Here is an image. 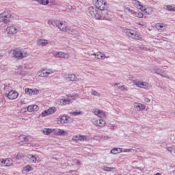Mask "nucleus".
I'll list each match as a JSON object with an SVG mask.
<instances>
[{"mask_svg": "<svg viewBox=\"0 0 175 175\" xmlns=\"http://www.w3.org/2000/svg\"><path fill=\"white\" fill-rule=\"evenodd\" d=\"M12 53V58H17V59H23V58H27L28 57V53L24 51L23 49L16 48L11 51Z\"/></svg>", "mask_w": 175, "mask_h": 175, "instance_id": "f257e3e1", "label": "nucleus"}, {"mask_svg": "<svg viewBox=\"0 0 175 175\" xmlns=\"http://www.w3.org/2000/svg\"><path fill=\"white\" fill-rule=\"evenodd\" d=\"M12 18H13V15L9 10H5L3 13L0 14V23L8 24L12 21Z\"/></svg>", "mask_w": 175, "mask_h": 175, "instance_id": "f03ea898", "label": "nucleus"}, {"mask_svg": "<svg viewBox=\"0 0 175 175\" xmlns=\"http://www.w3.org/2000/svg\"><path fill=\"white\" fill-rule=\"evenodd\" d=\"M68 98H58L56 100V103L57 105H59L60 106H65L66 105H70L76 99V96H77V94L74 95H70L68 94L67 95Z\"/></svg>", "mask_w": 175, "mask_h": 175, "instance_id": "7ed1b4c3", "label": "nucleus"}, {"mask_svg": "<svg viewBox=\"0 0 175 175\" xmlns=\"http://www.w3.org/2000/svg\"><path fill=\"white\" fill-rule=\"evenodd\" d=\"M20 29H21V26H20V25L12 24L6 28L7 35L13 36L14 35H16V33H17Z\"/></svg>", "mask_w": 175, "mask_h": 175, "instance_id": "20e7f679", "label": "nucleus"}, {"mask_svg": "<svg viewBox=\"0 0 175 175\" xmlns=\"http://www.w3.org/2000/svg\"><path fill=\"white\" fill-rule=\"evenodd\" d=\"M88 12L90 16H93L96 20H99L102 11L99 10L97 6H90L88 8Z\"/></svg>", "mask_w": 175, "mask_h": 175, "instance_id": "39448f33", "label": "nucleus"}, {"mask_svg": "<svg viewBox=\"0 0 175 175\" xmlns=\"http://www.w3.org/2000/svg\"><path fill=\"white\" fill-rule=\"evenodd\" d=\"M60 31L62 32H68V33H71V35H73V36H77V33H79L77 30L75 29L73 27H69L68 25H66L65 22H63V25L62 26Z\"/></svg>", "mask_w": 175, "mask_h": 175, "instance_id": "423d86ee", "label": "nucleus"}, {"mask_svg": "<svg viewBox=\"0 0 175 175\" xmlns=\"http://www.w3.org/2000/svg\"><path fill=\"white\" fill-rule=\"evenodd\" d=\"M133 83L134 85H136V87H138L139 88L150 90V88H151V84L148 83V82L134 80Z\"/></svg>", "mask_w": 175, "mask_h": 175, "instance_id": "0eeeda50", "label": "nucleus"}, {"mask_svg": "<svg viewBox=\"0 0 175 175\" xmlns=\"http://www.w3.org/2000/svg\"><path fill=\"white\" fill-rule=\"evenodd\" d=\"M96 6L100 10V12L103 10H107L109 5H107V3L105 0H97L96 3Z\"/></svg>", "mask_w": 175, "mask_h": 175, "instance_id": "6e6552de", "label": "nucleus"}, {"mask_svg": "<svg viewBox=\"0 0 175 175\" xmlns=\"http://www.w3.org/2000/svg\"><path fill=\"white\" fill-rule=\"evenodd\" d=\"M48 25H49L51 28H53V27L54 28H55V27H57V28H59V29L61 30L62 27L64 25V22L59 21L49 20V21H48Z\"/></svg>", "mask_w": 175, "mask_h": 175, "instance_id": "1a4fd4ad", "label": "nucleus"}, {"mask_svg": "<svg viewBox=\"0 0 175 175\" xmlns=\"http://www.w3.org/2000/svg\"><path fill=\"white\" fill-rule=\"evenodd\" d=\"M92 122L95 126H99L100 128H103L106 125V122L103 119L93 118Z\"/></svg>", "mask_w": 175, "mask_h": 175, "instance_id": "9d476101", "label": "nucleus"}, {"mask_svg": "<svg viewBox=\"0 0 175 175\" xmlns=\"http://www.w3.org/2000/svg\"><path fill=\"white\" fill-rule=\"evenodd\" d=\"M53 55L55 58H62V59H68L69 58V54L62 51H56Z\"/></svg>", "mask_w": 175, "mask_h": 175, "instance_id": "9b49d317", "label": "nucleus"}, {"mask_svg": "<svg viewBox=\"0 0 175 175\" xmlns=\"http://www.w3.org/2000/svg\"><path fill=\"white\" fill-rule=\"evenodd\" d=\"M53 73H54L53 70H48V71H46L44 69H42V70L38 71L37 75L39 77H47L49 75H53Z\"/></svg>", "mask_w": 175, "mask_h": 175, "instance_id": "f8f14e48", "label": "nucleus"}, {"mask_svg": "<svg viewBox=\"0 0 175 175\" xmlns=\"http://www.w3.org/2000/svg\"><path fill=\"white\" fill-rule=\"evenodd\" d=\"M1 166H12L13 165V159L10 158L0 159Z\"/></svg>", "mask_w": 175, "mask_h": 175, "instance_id": "ddd939ff", "label": "nucleus"}, {"mask_svg": "<svg viewBox=\"0 0 175 175\" xmlns=\"http://www.w3.org/2000/svg\"><path fill=\"white\" fill-rule=\"evenodd\" d=\"M124 32L127 38H130L131 39H133L136 36V31L132 29H125Z\"/></svg>", "mask_w": 175, "mask_h": 175, "instance_id": "4468645a", "label": "nucleus"}, {"mask_svg": "<svg viewBox=\"0 0 175 175\" xmlns=\"http://www.w3.org/2000/svg\"><path fill=\"white\" fill-rule=\"evenodd\" d=\"M110 18V12L107 11V10H104L101 11L100 14V18L98 20H109Z\"/></svg>", "mask_w": 175, "mask_h": 175, "instance_id": "2eb2a0df", "label": "nucleus"}, {"mask_svg": "<svg viewBox=\"0 0 175 175\" xmlns=\"http://www.w3.org/2000/svg\"><path fill=\"white\" fill-rule=\"evenodd\" d=\"M64 79L67 81H78L77 77L75 74H66L64 75Z\"/></svg>", "mask_w": 175, "mask_h": 175, "instance_id": "dca6fc26", "label": "nucleus"}, {"mask_svg": "<svg viewBox=\"0 0 175 175\" xmlns=\"http://www.w3.org/2000/svg\"><path fill=\"white\" fill-rule=\"evenodd\" d=\"M5 96H8V99L13 100V99H17L18 93L14 90H11L9 93L5 94Z\"/></svg>", "mask_w": 175, "mask_h": 175, "instance_id": "f3484780", "label": "nucleus"}, {"mask_svg": "<svg viewBox=\"0 0 175 175\" xmlns=\"http://www.w3.org/2000/svg\"><path fill=\"white\" fill-rule=\"evenodd\" d=\"M72 139L74 142H84L85 140H87V136L80 135H74Z\"/></svg>", "mask_w": 175, "mask_h": 175, "instance_id": "a211bd4d", "label": "nucleus"}, {"mask_svg": "<svg viewBox=\"0 0 175 175\" xmlns=\"http://www.w3.org/2000/svg\"><path fill=\"white\" fill-rule=\"evenodd\" d=\"M156 75H159L161 77H165V79H170L169 75H167L165 71L161 70V69L158 68L155 70Z\"/></svg>", "mask_w": 175, "mask_h": 175, "instance_id": "6ab92c4d", "label": "nucleus"}, {"mask_svg": "<svg viewBox=\"0 0 175 175\" xmlns=\"http://www.w3.org/2000/svg\"><path fill=\"white\" fill-rule=\"evenodd\" d=\"M133 106L135 109H137V110H139V111H142L146 109V105L144 104L134 103Z\"/></svg>", "mask_w": 175, "mask_h": 175, "instance_id": "aec40b11", "label": "nucleus"}, {"mask_svg": "<svg viewBox=\"0 0 175 175\" xmlns=\"http://www.w3.org/2000/svg\"><path fill=\"white\" fill-rule=\"evenodd\" d=\"M155 27L158 31H165V29L167 28V25L163 23H158L156 24Z\"/></svg>", "mask_w": 175, "mask_h": 175, "instance_id": "412c9836", "label": "nucleus"}, {"mask_svg": "<svg viewBox=\"0 0 175 175\" xmlns=\"http://www.w3.org/2000/svg\"><path fill=\"white\" fill-rule=\"evenodd\" d=\"M93 113L94 114H95V116H98V117H100V118H103V117L106 116L105 112L98 109H94Z\"/></svg>", "mask_w": 175, "mask_h": 175, "instance_id": "4be33fe9", "label": "nucleus"}, {"mask_svg": "<svg viewBox=\"0 0 175 175\" xmlns=\"http://www.w3.org/2000/svg\"><path fill=\"white\" fill-rule=\"evenodd\" d=\"M36 43L38 46H41V47H44L45 46H47V44H49V40L46 39H38Z\"/></svg>", "mask_w": 175, "mask_h": 175, "instance_id": "5701e85b", "label": "nucleus"}, {"mask_svg": "<svg viewBox=\"0 0 175 175\" xmlns=\"http://www.w3.org/2000/svg\"><path fill=\"white\" fill-rule=\"evenodd\" d=\"M90 55H94L97 59H105L106 55L102 53V52H97L96 53H91Z\"/></svg>", "mask_w": 175, "mask_h": 175, "instance_id": "b1692460", "label": "nucleus"}, {"mask_svg": "<svg viewBox=\"0 0 175 175\" xmlns=\"http://www.w3.org/2000/svg\"><path fill=\"white\" fill-rule=\"evenodd\" d=\"M58 121L60 122V124H68L69 123V117L63 115L59 116Z\"/></svg>", "mask_w": 175, "mask_h": 175, "instance_id": "393cba45", "label": "nucleus"}, {"mask_svg": "<svg viewBox=\"0 0 175 175\" xmlns=\"http://www.w3.org/2000/svg\"><path fill=\"white\" fill-rule=\"evenodd\" d=\"M131 3H133V5H134L135 8H137L138 9L142 10V12H143V5L141 4L142 3H140L139 1L131 0Z\"/></svg>", "mask_w": 175, "mask_h": 175, "instance_id": "a878e982", "label": "nucleus"}, {"mask_svg": "<svg viewBox=\"0 0 175 175\" xmlns=\"http://www.w3.org/2000/svg\"><path fill=\"white\" fill-rule=\"evenodd\" d=\"M39 110V107L36 105H29L27 107V111L31 113L32 111H38Z\"/></svg>", "mask_w": 175, "mask_h": 175, "instance_id": "bb28decb", "label": "nucleus"}, {"mask_svg": "<svg viewBox=\"0 0 175 175\" xmlns=\"http://www.w3.org/2000/svg\"><path fill=\"white\" fill-rule=\"evenodd\" d=\"M36 2H38L39 5H42V6H47L49 3H50V0H32Z\"/></svg>", "mask_w": 175, "mask_h": 175, "instance_id": "cd10ccee", "label": "nucleus"}, {"mask_svg": "<svg viewBox=\"0 0 175 175\" xmlns=\"http://www.w3.org/2000/svg\"><path fill=\"white\" fill-rule=\"evenodd\" d=\"M111 154H113V155H116L117 154H120L122 152V148H113L112 150H111Z\"/></svg>", "mask_w": 175, "mask_h": 175, "instance_id": "c85d7f7f", "label": "nucleus"}, {"mask_svg": "<svg viewBox=\"0 0 175 175\" xmlns=\"http://www.w3.org/2000/svg\"><path fill=\"white\" fill-rule=\"evenodd\" d=\"M143 12H145L146 14L150 16V14H152V12H154V10H152V8H148L145 9L143 8Z\"/></svg>", "mask_w": 175, "mask_h": 175, "instance_id": "c756f323", "label": "nucleus"}, {"mask_svg": "<svg viewBox=\"0 0 175 175\" xmlns=\"http://www.w3.org/2000/svg\"><path fill=\"white\" fill-rule=\"evenodd\" d=\"M123 10H124V13H130V14H133V13H134L133 10H131V8H129L126 6L123 7Z\"/></svg>", "mask_w": 175, "mask_h": 175, "instance_id": "7c9ffc66", "label": "nucleus"}, {"mask_svg": "<svg viewBox=\"0 0 175 175\" xmlns=\"http://www.w3.org/2000/svg\"><path fill=\"white\" fill-rule=\"evenodd\" d=\"M133 16L138 17V18H143L144 17V14L140 12H133Z\"/></svg>", "mask_w": 175, "mask_h": 175, "instance_id": "2f4dec72", "label": "nucleus"}, {"mask_svg": "<svg viewBox=\"0 0 175 175\" xmlns=\"http://www.w3.org/2000/svg\"><path fill=\"white\" fill-rule=\"evenodd\" d=\"M55 133L57 136H64L65 135V131L59 129L55 131Z\"/></svg>", "mask_w": 175, "mask_h": 175, "instance_id": "473e14b6", "label": "nucleus"}, {"mask_svg": "<svg viewBox=\"0 0 175 175\" xmlns=\"http://www.w3.org/2000/svg\"><path fill=\"white\" fill-rule=\"evenodd\" d=\"M47 110L49 115L54 114V113L57 111V108H55V107H51Z\"/></svg>", "mask_w": 175, "mask_h": 175, "instance_id": "72a5a7b5", "label": "nucleus"}, {"mask_svg": "<svg viewBox=\"0 0 175 175\" xmlns=\"http://www.w3.org/2000/svg\"><path fill=\"white\" fill-rule=\"evenodd\" d=\"M52 132H53V130L51 129H44V130H42V133L46 135H50V133H51Z\"/></svg>", "mask_w": 175, "mask_h": 175, "instance_id": "f704fd0d", "label": "nucleus"}, {"mask_svg": "<svg viewBox=\"0 0 175 175\" xmlns=\"http://www.w3.org/2000/svg\"><path fill=\"white\" fill-rule=\"evenodd\" d=\"M133 39H135L136 40H143V37H142V35L139 34V33L135 31V38Z\"/></svg>", "mask_w": 175, "mask_h": 175, "instance_id": "c9c22d12", "label": "nucleus"}, {"mask_svg": "<svg viewBox=\"0 0 175 175\" xmlns=\"http://www.w3.org/2000/svg\"><path fill=\"white\" fill-rule=\"evenodd\" d=\"M19 139L21 141V142H28V137H27L26 135H21L19 136Z\"/></svg>", "mask_w": 175, "mask_h": 175, "instance_id": "e433bc0d", "label": "nucleus"}, {"mask_svg": "<svg viewBox=\"0 0 175 175\" xmlns=\"http://www.w3.org/2000/svg\"><path fill=\"white\" fill-rule=\"evenodd\" d=\"M116 167H107V166H104L103 168V170L104 172H111V170H114Z\"/></svg>", "mask_w": 175, "mask_h": 175, "instance_id": "4c0bfd02", "label": "nucleus"}, {"mask_svg": "<svg viewBox=\"0 0 175 175\" xmlns=\"http://www.w3.org/2000/svg\"><path fill=\"white\" fill-rule=\"evenodd\" d=\"M91 94L93 95L94 96H98V98L99 96H100V93L94 90H92Z\"/></svg>", "mask_w": 175, "mask_h": 175, "instance_id": "58836bf2", "label": "nucleus"}, {"mask_svg": "<svg viewBox=\"0 0 175 175\" xmlns=\"http://www.w3.org/2000/svg\"><path fill=\"white\" fill-rule=\"evenodd\" d=\"M25 94H27V95H32L33 92V90L32 89H29V88H26L25 90Z\"/></svg>", "mask_w": 175, "mask_h": 175, "instance_id": "ea45409f", "label": "nucleus"}, {"mask_svg": "<svg viewBox=\"0 0 175 175\" xmlns=\"http://www.w3.org/2000/svg\"><path fill=\"white\" fill-rule=\"evenodd\" d=\"M49 6L52 8L53 6H58V4L55 2V0L49 1Z\"/></svg>", "mask_w": 175, "mask_h": 175, "instance_id": "a19ab883", "label": "nucleus"}, {"mask_svg": "<svg viewBox=\"0 0 175 175\" xmlns=\"http://www.w3.org/2000/svg\"><path fill=\"white\" fill-rule=\"evenodd\" d=\"M66 9H67V10H70V12H72V10H76V8L70 5H67Z\"/></svg>", "mask_w": 175, "mask_h": 175, "instance_id": "79ce46f5", "label": "nucleus"}, {"mask_svg": "<svg viewBox=\"0 0 175 175\" xmlns=\"http://www.w3.org/2000/svg\"><path fill=\"white\" fill-rule=\"evenodd\" d=\"M41 116L42 117H46V116H50L48 109L43 111L41 113Z\"/></svg>", "mask_w": 175, "mask_h": 175, "instance_id": "37998d69", "label": "nucleus"}, {"mask_svg": "<svg viewBox=\"0 0 175 175\" xmlns=\"http://www.w3.org/2000/svg\"><path fill=\"white\" fill-rule=\"evenodd\" d=\"M24 157H25L24 154H23V153H18V154L16 155V159L20 160V159H23V158H24Z\"/></svg>", "mask_w": 175, "mask_h": 175, "instance_id": "c03bdc74", "label": "nucleus"}, {"mask_svg": "<svg viewBox=\"0 0 175 175\" xmlns=\"http://www.w3.org/2000/svg\"><path fill=\"white\" fill-rule=\"evenodd\" d=\"M166 9L168 10V12H174V8L172 5H166Z\"/></svg>", "mask_w": 175, "mask_h": 175, "instance_id": "a18cd8bd", "label": "nucleus"}, {"mask_svg": "<svg viewBox=\"0 0 175 175\" xmlns=\"http://www.w3.org/2000/svg\"><path fill=\"white\" fill-rule=\"evenodd\" d=\"M29 158L32 161V162L36 163L37 159L36 157H35V156L29 154Z\"/></svg>", "mask_w": 175, "mask_h": 175, "instance_id": "49530a36", "label": "nucleus"}, {"mask_svg": "<svg viewBox=\"0 0 175 175\" xmlns=\"http://www.w3.org/2000/svg\"><path fill=\"white\" fill-rule=\"evenodd\" d=\"M70 113L72 114V116H80V114H81V111H72Z\"/></svg>", "mask_w": 175, "mask_h": 175, "instance_id": "de8ad7c7", "label": "nucleus"}, {"mask_svg": "<svg viewBox=\"0 0 175 175\" xmlns=\"http://www.w3.org/2000/svg\"><path fill=\"white\" fill-rule=\"evenodd\" d=\"M118 88L122 91H128V88L125 87V85L119 86Z\"/></svg>", "mask_w": 175, "mask_h": 175, "instance_id": "09e8293b", "label": "nucleus"}, {"mask_svg": "<svg viewBox=\"0 0 175 175\" xmlns=\"http://www.w3.org/2000/svg\"><path fill=\"white\" fill-rule=\"evenodd\" d=\"M26 172H31V170H32V167H31L30 165H27L25 167Z\"/></svg>", "mask_w": 175, "mask_h": 175, "instance_id": "8fccbe9b", "label": "nucleus"}, {"mask_svg": "<svg viewBox=\"0 0 175 175\" xmlns=\"http://www.w3.org/2000/svg\"><path fill=\"white\" fill-rule=\"evenodd\" d=\"M19 76H21L22 77H24V76H25L27 75V72H25V71H22L21 72H17Z\"/></svg>", "mask_w": 175, "mask_h": 175, "instance_id": "3c124183", "label": "nucleus"}, {"mask_svg": "<svg viewBox=\"0 0 175 175\" xmlns=\"http://www.w3.org/2000/svg\"><path fill=\"white\" fill-rule=\"evenodd\" d=\"M144 100L145 103H150L151 102V100L146 97L144 98Z\"/></svg>", "mask_w": 175, "mask_h": 175, "instance_id": "603ef678", "label": "nucleus"}, {"mask_svg": "<svg viewBox=\"0 0 175 175\" xmlns=\"http://www.w3.org/2000/svg\"><path fill=\"white\" fill-rule=\"evenodd\" d=\"M133 151V149H124L122 152H132Z\"/></svg>", "mask_w": 175, "mask_h": 175, "instance_id": "864d4df0", "label": "nucleus"}, {"mask_svg": "<svg viewBox=\"0 0 175 175\" xmlns=\"http://www.w3.org/2000/svg\"><path fill=\"white\" fill-rule=\"evenodd\" d=\"M37 94H39V90H33V95H37Z\"/></svg>", "mask_w": 175, "mask_h": 175, "instance_id": "5fc2aeb1", "label": "nucleus"}, {"mask_svg": "<svg viewBox=\"0 0 175 175\" xmlns=\"http://www.w3.org/2000/svg\"><path fill=\"white\" fill-rule=\"evenodd\" d=\"M110 129L114 131V129H117V127L116 126V125L113 124L112 126H111Z\"/></svg>", "mask_w": 175, "mask_h": 175, "instance_id": "6e6d98bb", "label": "nucleus"}, {"mask_svg": "<svg viewBox=\"0 0 175 175\" xmlns=\"http://www.w3.org/2000/svg\"><path fill=\"white\" fill-rule=\"evenodd\" d=\"M173 147H168L167 148V151H169L170 152H172V151H173Z\"/></svg>", "mask_w": 175, "mask_h": 175, "instance_id": "4d7b16f0", "label": "nucleus"}, {"mask_svg": "<svg viewBox=\"0 0 175 175\" xmlns=\"http://www.w3.org/2000/svg\"><path fill=\"white\" fill-rule=\"evenodd\" d=\"M75 161H76L77 165H81V162L80 161H79V160H75Z\"/></svg>", "mask_w": 175, "mask_h": 175, "instance_id": "13d9d810", "label": "nucleus"}, {"mask_svg": "<svg viewBox=\"0 0 175 175\" xmlns=\"http://www.w3.org/2000/svg\"><path fill=\"white\" fill-rule=\"evenodd\" d=\"M118 84H120V83H116L114 84V85H118Z\"/></svg>", "mask_w": 175, "mask_h": 175, "instance_id": "bf43d9fd", "label": "nucleus"}, {"mask_svg": "<svg viewBox=\"0 0 175 175\" xmlns=\"http://www.w3.org/2000/svg\"><path fill=\"white\" fill-rule=\"evenodd\" d=\"M0 58H1V56H0Z\"/></svg>", "mask_w": 175, "mask_h": 175, "instance_id": "052dcab7", "label": "nucleus"}]
</instances>
